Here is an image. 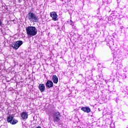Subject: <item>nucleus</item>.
<instances>
[{
  "label": "nucleus",
  "mask_w": 128,
  "mask_h": 128,
  "mask_svg": "<svg viewBox=\"0 0 128 128\" xmlns=\"http://www.w3.org/2000/svg\"><path fill=\"white\" fill-rule=\"evenodd\" d=\"M106 40H108V38H106Z\"/></svg>",
  "instance_id": "f3484780"
},
{
  "label": "nucleus",
  "mask_w": 128,
  "mask_h": 128,
  "mask_svg": "<svg viewBox=\"0 0 128 128\" xmlns=\"http://www.w3.org/2000/svg\"><path fill=\"white\" fill-rule=\"evenodd\" d=\"M38 88L41 92H44V90H46V86H44V84H40L39 85Z\"/></svg>",
  "instance_id": "6e6552de"
},
{
  "label": "nucleus",
  "mask_w": 128,
  "mask_h": 128,
  "mask_svg": "<svg viewBox=\"0 0 128 128\" xmlns=\"http://www.w3.org/2000/svg\"><path fill=\"white\" fill-rule=\"evenodd\" d=\"M27 18L30 22H38V17L34 12H30L27 14Z\"/></svg>",
  "instance_id": "f03ea898"
},
{
  "label": "nucleus",
  "mask_w": 128,
  "mask_h": 128,
  "mask_svg": "<svg viewBox=\"0 0 128 128\" xmlns=\"http://www.w3.org/2000/svg\"><path fill=\"white\" fill-rule=\"evenodd\" d=\"M60 113L57 112L53 114V120L54 122H58L60 120Z\"/></svg>",
  "instance_id": "7ed1b4c3"
},
{
  "label": "nucleus",
  "mask_w": 128,
  "mask_h": 128,
  "mask_svg": "<svg viewBox=\"0 0 128 128\" xmlns=\"http://www.w3.org/2000/svg\"><path fill=\"white\" fill-rule=\"evenodd\" d=\"M52 81L54 84H58V78L56 75H54L52 76Z\"/></svg>",
  "instance_id": "9d476101"
},
{
  "label": "nucleus",
  "mask_w": 128,
  "mask_h": 128,
  "mask_svg": "<svg viewBox=\"0 0 128 128\" xmlns=\"http://www.w3.org/2000/svg\"><path fill=\"white\" fill-rule=\"evenodd\" d=\"M14 119V118L12 117V116H9L8 117V118H7V122H10V124H12V120Z\"/></svg>",
  "instance_id": "9b49d317"
},
{
  "label": "nucleus",
  "mask_w": 128,
  "mask_h": 128,
  "mask_svg": "<svg viewBox=\"0 0 128 128\" xmlns=\"http://www.w3.org/2000/svg\"><path fill=\"white\" fill-rule=\"evenodd\" d=\"M50 16L52 18V20H54V22L58 20V14L55 12H51L50 13Z\"/></svg>",
  "instance_id": "39448f33"
},
{
  "label": "nucleus",
  "mask_w": 128,
  "mask_h": 128,
  "mask_svg": "<svg viewBox=\"0 0 128 128\" xmlns=\"http://www.w3.org/2000/svg\"><path fill=\"white\" fill-rule=\"evenodd\" d=\"M107 38H110V36H108Z\"/></svg>",
  "instance_id": "dca6fc26"
},
{
  "label": "nucleus",
  "mask_w": 128,
  "mask_h": 128,
  "mask_svg": "<svg viewBox=\"0 0 128 128\" xmlns=\"http://www.w3.org/2000/svg\"><path fill=\"white\" fill-rule=\"evenodd\" d=\"M46 86L49 88H52L54 86V83L52 81L48 80L46 83Z\"/></svg>",
  "instance_id": "1a4fd4ad"
},
{
  "label": "nucleus",
  "mask_w": 128,
  "mask_h": 128,
  "mask_svg": "<svg viewBox=\"0 0 128 128\" xmlns=\"http://www.w3.org/2000/svg\"><path fill=\"white\" fill-rule=\"evenodd\" d=\"M28 113L26 112H22L20 114V116L22 118V120H28Z\"/></svg>",
  "instance_id": "0eeeda50"
},
{
  "label": "nucleus",
  "mask_w": 128,
  "mask_h": 128,
  "mask_svg": "<svg viewBox=\"0 0 128 128\" xmlns=\"http://www.w3.org/2000/svg\"><path fill=\"white\" fill-rule=\"evenodd\" d=\"M18 124V120H14V118H13L12 122H11V124Z\"/></svg>",
  "instance_id": "f8f14e48"
},
{
  "label": "nucleus",
  "mask_w": 128,
  "mask_h": 128,
  "mask_svg": "<svg viewBox=\"0 0 128 128\" xmlns=\"http://www.w3.org/2000/svg\"><path fill=\"white\" fill-rule=\"evenodd\" d=\"M70 24L71 26H74V22H72V20H70Z\"/></svg>",
  "instance_id": "ddd939ff"
},
{
  "label": "nucleus",
  "mask_w": 128,
  "mask_h": 128,
  "mask_svg": "<svg viewBox=\"0 0 128 128\" xmlns=\"http://www.w3.org/2000/svg\"><path fill=\"white\" fill-rule=\"evenodd\" d=\"M80 76H84V75H82V74H80Z\"/></svg>",
  "instance_id": "2eb2a0df"
},
{
  "label": "nucleus",
  "mask_w": 128,
  "mask_h": 128,
  "mask_svg": "<svg viewBox=\"0 0 128 128\" xmlns=\"http://www.w3.org/2000/svg\"><path fill=\"white\" fill-rule=\"evenodd\" d=\"M81 110H82V112H86L87 114H88L90 112L91 110L90 107H82L81 108Z\"/></svg>",
  "instance_id": "423d86ee"
},
{
  "label": "nucleus",
  "mask_w": 128,
  "mask_h": 128,
  "mask_svg": "<svg viewBox=\"0 0 128 128\" xmlns=\"http://www.w3.org/2000/svg\"><path fill=\"white\" fill-rule=\"evenodd\" d=\"M2 26V22L0 20V26Z\"/></svg>",
  "instance_id": "4468645a"
},
{
  "label": "nucleus",
  "mask_w": 128,
  "mask_h": 128,
  "mask_svg": "<svg viewBox=\"0 0 128 128\" xmlns=\"http://www.w3.org/2000/svg\"><path fill=\"white\" fill-rule=\"evenodd\" d=\"M26 32L28 36H34L38 34V30L34 26H28L26 28Z\"/></svg>",
  "instance_id": "f257e3e1"
},
{
  "label": "nucleus",
  "mask_w": 128,
  "mask_h": 128,
  "mask_svg": "<svg viewBox=\"0 0 128 128\" xmlns=\"http://www.w3.org/2000/svg\"><path fill=\"white\" fill-rule=\"evenodd\" d=\"M22 44V40H18L17 42H14L12 44V47L14 48V50H18L20 46Z\"/></svg>",
  "instance_id": "20e7f679"
}]
</instances>
